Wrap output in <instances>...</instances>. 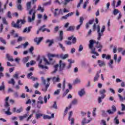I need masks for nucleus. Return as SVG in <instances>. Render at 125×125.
<instances>
[{
	"instance_id": "7ed1b4c3",
	"label": "nucleus",
	"mask_w": 125,
	"mask_h": 125,
	"mask_svg": "<svg viewBox=\"0 0 125 125\" xmlns=\"http://www.w3.org/2000/svg\"><path fill=\"white\" fill-rule=\"evenodd\" d=\"M41 80L43 85L45 86V88H42V91H44L45 92L47 91V88H48V87H49V85L50 84L49 82H50L51 80H52V78H47L46 81L44 79V78H43V77H41Z\"/></svg>"
},
{
	"instance_id": "c85d7f7f",
	"label": "nucleus",
	"mask_w": 125,
	"mask_h": 125,
	"mask_svg": "<svg viewBox=\"0 0 125 125\" xmlns=\"http://www.w3.org/2000/svg\"><path fill=\"white\" fill-rule=\"evenodd\" d=\"M63 31H61L60 32V38L59 39V41H62L63 40Z\"/></svg>"
},
{
	"instance_id": "864d4df0",
	"label": "nucleus",
	"mask_w": 125,
	"mask_h": 125,
	"mask_svg": "<svg viewBox=\"0 0 125 125\" xmlns=\"http://www.w3.org/2000/svg\"><path fill=\"white\" fill-rule=\"evenodd\" d=\"M65 68L66 70H70V69L72 68V64L69 63L68 65H67Z\"/></svg>"
},
{
	"instance_id": "6e6552de",
	"label": "nucleus",
	"mask_w": 125,
	"mask_h": 125,
	"mask_svg": "<svg viewBox=\"0 0 125 125\" xmlns=\"http://www.w3.org/2000/svg\"><path fill=\"white\" fill-rule=\"evenodd\" d=\"M48 57L49 58V61H52V60H53V59L51 58L57 57V58H59V54H48Z\"/></svg>"
},
{
	"instance_id": "5701e85b",
	"label": "nucleus",
	"mask_w": 125,
	"mask_h": 125,
	"mask_svg": "<svg viewBox=\"0 0 125 125\" xmlns=\"http://www.w3.org/2000/svg\"><path fill=\"white\" fill-rule=\"evenodd\" d=\"M37 11H40L42 13L44 12V8L42 7V5H39L37 8Z\"/></svg>"
},
{
	"instance_id": "37998d69",
	"label": "nucleus",
	"mask_w": 125,
	"mask_h": 125,
	"mask_svg": "<svg viewBox=\"0 0 125 125\" xmlns=\"http://www.w3.org/2000/svg\"><path fill=\"white\" fill-rule=\"evenodd\" d=\"M92 114L94 117H95L96 116V108L94 107L93 108Z\"/></svg>"
},
{
	"instance_id": "a211bd4d",
	"label": "nucleus",
	"mask_w": 125,
	"mask_h": 125,
	"mask_svg": "<svg viewBox=\"0 0 125 125\" xmlns=\"http://www.w3.org/2000/svg\"><path fill=\"white\" fill-rule=\"evenodd\" d=\"M102 57L103 58V59L105 58L107 60H109V59H111V56L110 55H106V54H103Z\"/></svg>"
},
{
	"instance_id": "49530a36",
	"label": "nucleus",
	"mask_w": 125,
	"mask_h": 125,
	"mask_svg": "<svg viewBox=\"0 0 125 125\" xmlns=\"http://www.w3.org/2000/svg\"><path fill=\"white\" fill-rule=\"evenodd\" d=\"M83 45L80 44L79 46L78 51H79V52H81V51H83Z\"/></svg>"
},
{
	"instance_id": "6e6d98bb",
	"label": "nucleus",
	"mask_w": 125,
	"mask_h": 125,
	"mask_svg": "<svg viewBox=\"0 0 125 125\" xmlns=\"http://www.w3.org/2000/svg\"><path fill=\"white\" fill-rule=\"evenodd\" d=\"M106 113H108V114H109V115H113V114L114 113L111 109L107 110L106 111Z\"/></svg>"
},
{
	"instance_id": "c756f323",
	"label": "nucleus",
	"mask_w": 125,
	"mask_h": 125,
	"mask_svg": "<svg viewBox=\"0 0 125 125\" xmlns=\"http://www.w3.org/2000/svg\"><path fill=\"white\" fill-rule=\"evenodd\" d=\"M118 13H119V14L121 13V12H120V10L117 9H115L113 11V14L116 16L118 14Z\"/></svg>"
},
{
	"instance_id": "e2e57ef3",
	"label": "nucleus",
	"mask_w": 125,
	"mask_h": 125,
	"mask_svg": "<svg viewBox=\"0 0 125 125\" xmlns=\"http://www.w3.org/2000/svg\"><path fill=\"white\" fill-rule=\"evenodd\" d=\"M13 78H14V79H16V80H18V79H19V75H18V74L16 73L13 75Z\"/></svg>"
},
{
	"instance_id": "338daca9",
	"label": "nucleus",
	"mask_w": 125,
	"mask_h": 125,
	"mask_svg": "<svg viewBox=\"0 0 125 125\" xmlns=\"http://www.w3.org/2000/svg\"><path fill=\"white\" fill-rule=\"evenodd\" d=\"M54 3H58L59 5H61V4L62 3V2H61L59 1V0H55L54 1Z\"/></svg>"
},
{
	"instance_id": "ea45409f",
	"label": "nucleus",
	"mask_w": 125,
	"mask_h": 125,
	"mask_svg": "<svg viewBox=\"0 0 125 125\" xmlns=\"http://www.w3.org/2000/svg\"><path fill=\"white\" fill-rule=\"evenodd\" d=\"M85 124H87L86 122V118H83V119L82 121L81 124L82 125H84Z\"/></svg>"
},
{
	"instance_id": "0e129e2a",
	"label": "nucleus",
	"mask_w": 125,
	"mask_h": 125,
	"mask_svg": "<svg viewBox=\"0 0 125 125\" xmlns=\"http://www.w3.org/2000/svg\"><path fill=\"white\" fill-rule=\"evenodd\" d=\"M75 83H81V79H76L75 80V82H74Z\"/></svg>"
},
{
	"instance_id": "c03bdc74",
	"label": "nucleus",
	"mask_w": 125,
	"mask_h": 125,
	"mask_svg": "<svg viewBox=\"0 0 125 125\" xmlns=\"http://www.w3.org/2000/svg\"><path fill=\"white\" fill-rule=\"evenodd\" d=\"M36 106L38 109H41L42 107V105H41V103L40 102H37Z\"/></svg>"
},
{
	"instance_id": "aec40b11",
	"label": "nucleus",
	"mask_w": 125,
	"mask_h": 125,
	"mask_svg": "<svg viewBox=\"0 0 125 125\" xmlns=\"http://www.w3.org/2000/svg\"><path fill=\"white\" fill-rule=\"evenodd\" d=\"M98 63L100 67H103L104 66H106V64L105 63V62L102 61H101V60L98 61Z\"/></svg>"
},
{
	"instance_id": "cd10ccee",
	"label": "nucleus",
	"mask_w": 125,
	"mask_h": 125,
	"mask_svg": "<svg viewBox=\"0 0 125 125\" xmlns=\"http://www.w3.org/2000/svg\"><path fill=\"white\" fill-rule=\"evenodd\" d=\"M118 117L117 116L114 119V122L115 125H119L120 124V121H119V119H118Z\"/></svg>"
},
{
	"instance_id": "4c0bfd02",
	"label": "nucleus",
	"mask_w": 125,
	"mask_h": 125,
	"mask_svg": "<svg viewBox=\"0 0 125 125\" xmlns=\"http://www.w3.org/2000/svg\"><path fill=\"white\" fill-rule=\"evenodd\" d=\"M59 46H60V48H61L62 51H65V47L63 46L61 43H58Z\"/></svg>"
},
{
	"instance_id": "603ef678",
	"label": "nucleus",
	"mask_w": 125,
	"mask_h": 125,
	"mask_svg": "<svg viewBox=\"0 0 125 125\" xmlns=\"http://www.w3.org/2000/svg\"><path fill=\"white\" fill-rule=\"evenodd\" d=\"M74 30H75V27L70 26L67 29V31H74Z\"/></svg>"
},
{
	"instance_id": "f03ea898",
	"label": "nucleus",
	"mask_w": 125,
	"mask_h": 125,
	"mask_svg": "<svg viewBox=\"0 0 125 125\" xmlns=\"http://www.w3.org/2000/svg\"><path fill=\"white\" fill-rule=\"evenodd\" d=\"M59 67V71L60 72H61V71H63V70H64V68L66 67V63L62 61V60H60L59 64L57 63L56 65H54V70L52 72V74H55V73H56V72L58 70Z\"/></svg>"
},
{
	"instance_id": "f3484780",
	"label": "nucleus",
	"mask_w": 125,
	"mask_h": 125,
	"mask_svg": "<svg viewBox=\"0 0 125 125\" xmlns=\"http://www.w3.org/2000/svg\"><path fill=\"white\" fill-rule=\"evenodd\" d=\"M78 94L80 97H83V96L85 94V91H84V89H82L79 91L78 92Z\"/></svg>"
},
{
	"instance_id": "680f3d73",
	"label": "nucleus",
	"mask_w": 125,
	"mask_h": 125,
	"mask_svg": "<svg viewBox=\"0 0 125 125\" xmlns=\"http://www.w3.org/2000/svg\"><path fill=\"white\" fill-rule=\"evenodd\" d=\"M2 20L3 24H5V25H7V21H6V19H5V18H3Z\"/></svg>"
},
{
	"instance_id": "4be33fe9",
	"label": "nucleus",
	"mask_w": 125,
	"mask_h": 125,
	"mask_svg": "<svg viewBox=\"0 0 125 125\" xmlns=\"http://www.w3.org/2000/svg\"><path fill=\"white\" fill-rule=\"evenodd\" d=\"M31 29H32V27H31V26L26 27L23 30V33H29L31 32Z\"/></svg>"
},
{
	"instance_id": "9d476101",
	"label": "nucleus",
	"mask_w": 125,
	"mask_h": 125,
	"mask_svg": "<svg viewBox=\"0 0 125 125\" xmlns=\"http://www.w3.org/2000/svg\"><path fill=\"white\" fill-rule=\"evenodd\" d=\"M69 57V55L68 54H66L65 55L63 54H61L59 55V58H61V59H62L63 60H65L66 58H68Z\"/></svg>"
},
{
	"instance_id": "7c9ffc66",
	"label": "nucleus",
	"mask_w": 125,
	"mask_h": 125,
	"mask_svg": "<svg viewBox=\"0 0 125 125\" xmlns=\"http://www.w3.org/2000/svg\"><path fill=\"white\" fill-rule=\"evenodd\" d=\"M29 61V56H27V57H24L23 58L22 62L23 63H27Z\"/></svg>"
},
{
	"instance_id": "bf43d9fd",
	"label": "nucleus",
	"mask_w": 125,
	"mask_h": 125,
	"mask_svg": "<svg viewBox=\"0 0 125 125\" xmlns=\"http://www.w3.org/2000/svg\"><path fill=\"white\" fill-rule=\"evenodd\" d=\"M18 118L16 117H13L11 118V120L12 121V123H14V121H17L18 120Z\"/></svg>"
},
{
	"instance_id": "052dcab7",
	"label": "nucleus",
	"mask_w": 125,
	"mask_h": 125,
	"mask_svg": "<svg viewBox=\"0 0 125 125\" xmlns=\"http://www.w3.org/2000/svg\"><path fill=\"white\" fill-rule=\"evenodd\" d=\"M109 90L110 91V92H111V93H112L113 94H115V93H116V92L115 91V90H114V89L112 88H109Z\"/></svg>"
},
{
	"instance_id": "b1692460",
	"label": "nucleus",
	"mask_w": 125,
	"mask_h": 125,
	"mask_svg": "<svg viewBox=\"0 0 125 125\" xmlns=\"http://www.w3.org/2000/svg\"><path fill=\"white\" fill-rule=\"evenodd\" d=\"M98 79H99V73L97 72L94 78L93 82L94 83H95V82H97V81H98Z\"/></svg>"
},
{
	"instance_id": "ddd939ff",
	"label": "nucleus",
	"mask_w": 125,
	"mask_h": 125,
	"mask_svg": "<svg viewBox=\"0 0 125 125\" xmlns=\"http://www.w3.org/2000/svg\"><path fill=\"white\" fill-rule=\"evenodd\" d=\"M52 81H53L54 83H60V78L59 77V76L54 77L52 78Z\"/></svg>"
},
{
	"instance_id": "774afa93",
	"label": "nucleus",
	"mask_w": 125,
	"mask_h": 125,
	"mask_svg": "<svg viewBox=\"0 0 125 125\" xmlns=\"http://www.w3.org/2000/svg\"><path fill=\"white\" fill-rule=\"evenodd\" d=\"M117 46H114V48H113V53H116L117 52Z\"/></svg>"
},
{
	"instance_id": "f8f14e48",
	"label": "nucleus",
	"mask_w": 125,
	"mask_h": 125,
	"mask_svg": "<svg viewBox=\"0 0 125 125\" xmlns=\"http://www.w3.org/2000/svg\"><path fill=\"white\" fill-rule=\"evenodd\" d=\"M43 39V37H39V38H38V37H36L34 39V42H37V44H40V43L42 41Z\"/></svg>"
},
{
	"instance_id": "72a5a7b5",
	"label": "nucleus",
	"mask_w": 125,
	"mask_h": 125,
	"mask_svg": "<svg viewBox=\"0 0 125 125\" xmlns=\"http://www.w3.org/2000/svg\"><path fill=\"white\" fill-rule=\"evenodd\" d=\"M99 92H100V94H101V95H105L106 90H105V89H103L102 90H100Z\"/></svg>"
},
{
	"instance_id": "de8ad7c7",
	"label": "nucleus",
	"mask_w": 125,
	"mask_h": 125,
	"mask_svg": "<svg viewBox=\"0 0 125 125\" xmlns=\"http://www.w3.org/2000/svg\"><path fill=\"white\" fill-rule=\"evenodd\" d=\"M52 108L55 109V110H57V104H56V102H54V104L52 105Z\"/></svg>"
},
{
	"instance_id": "20e7f679",
	"label": "nucleus",
	"mask_w": 125,
	"mask_h": 125,
	"mask_svg": "<svg viewBox=\"0 0 125 125\" xmlns=\"http://www.w3.org/2000/svg\"><path fill=\"white\" fill-rule=\"evenodd\" d=\"M105 25H103L102 27V29L101 30L100 26L98 25L97 27V33H98V37H97V40L100 41L101 40V37L103 36H104V31H105Z\"/></svg>"
},
{
	"instance_id": "dca6fc26",
	"label": "nucleus",
	"mask_w": 125,
	"mask_h": 125,
	"mask_svg": "<svg viewBox=\"0 0 125 125\" xmlns=\"http://www.w3.org/2000/svg\"><path fill=\"white\" fill-rule=\"evenodd\" d=\"M9 100V97H7L5 98L4 101H5V104H4V107H9L10 105L8 103V101Z\"/></svg>"
},
{
	"instance_id": "f704fd0d",
	"label": "nucleus",
	"mask_w": 125,
	"mask_h": 125,
	"mask_svg": "<svg viewBox=\"0 0 125 125\" xmlns=\"http://www.w3.org/2000/svg\"><path fill=\"white\" fill-rule=\"evenodd\" d=\"M2 5V3L0 1V12H1L2 13H4V8H1V6Z\"/></svg>"
},
{
	"instance_id": "c9c22d12",
	"label": "nucleus",
	"mask_w": 125,
	"mask_h": 125,
	"mask_svg": "<svg viewBox=\"0 0 125 125\" xmlns=\"http://www.w3.org/2000/svg\"><path fill=\"white\" fill-rule=\"evenodd\" d=\"M77 104H78V100L75 99H74L72 102L71 104V105H77Z\"/></svg>"
},
{
	"instance_id": "1a4fd4ad",
	"label": "nucleus",
	"mask_w": 125,
	"mask_h": 125,
	"mask_svg": "<svg viewBox=\"0 0 125 125\" xmlns=\"http://www.w3.org/2000/svg\"><path fill=\"white\" fill-rule=\"evenodd\" d=\"M5 108L7 109L6 111H5V109H3L2 111L4 112L5 114L6 115H7L8 116H10V115L12 114V113L10 112V107L9 106L5 107Z\"/></svg>"
},
{
	"instance_id": "09e8293b",
	"label": "nucleus",
	"mask_w": 125,
	"mask_h": 125,
	"mask_svg": "<svg viewBox=\"0 0 125 125\" xmlns=\"http://www.w3.org/2000/svg\"><path fill=\"white\" fill-rule=\"evenodd\" d=\"M61 90L60 89H57L56 91H55L54 92V94L55 95H58L59 94V93H60V91Z\"/></svg>"
},
{
	"instance_id": "58836bf2",
	"label": "nucleus",
	"mask_w": 125,
	"mask_h": 125,
	"mask_svg": "<svg viewBox=\"0 0 125 125\" xmlns=\"http://www.w3.org/2000/svg\"><path fill=\"white\" fill-rule=\"evenodd\" d=\"M43 118L44 119V120H50V119H51V117L47 115H44L43 116Z\"/></svg>"
},
{
	"instance_id": "e433bc0d",
	"label": "nucleus",
	"mask_w": 125,
	"mask_h": 125,
	"mask_svg": "<svg viewBox=\"0 0 125 125\" xmlns=\"http://www.w3.org/2000/svg\"><path fill=\"white\" fill-rule=\"evenodd\" d=\"M8 83L13 84V85H14L15 84V81H14V79L12 78L11 79V81H9L8 82Z\"/></svg>"
},
{
	"instance_id": "412c9836",
	"label": "nucleus",
	"mask_w": 125,
	"mask_h": 125,
	"mask_svg": "<svg viewBox=\"0 0 125 125\" xmlns=\"http://www.w3.org/2000/svg\"><path fill=\"white\" fill-rule=\"evenodd\" d=\"M48 46H51V45H52V44H53L54 43V40H47L46 41V43H48Z\"/></svg>"
},
{
	"instance_id": "2f4dec72",
	"label": "nucleus",
	"mask_w": 125,
	"mask_h": 125,
	"mask_svg": "<svg viewBox=\"0 0 125 125\" xmlns=\"http://www.w3.org/2000/svg\"><path fill=\"white\" fill-rule=\"evenodd\" d=\"M35 115L37 120H39V119L41 118V117H42V113H35Z\"/></svg>"
},
{
	"instance_id": "13d9d810",
	"label": "nucleus",
	"mask_w": 125,
	"mask_h": 125,
	"mask_svg": "<svg viewBox=\"0 0 125 125\" xmlns=\"http://www.w3.org/2000/svg\"><path fill=\"white\" fill-rule=\"evenodd\" d=\"M122 3V1L121 0H119L117 3V5H116V7H119L121 5Z\"/></svg>"
},
{
	"instance_id": "0eeeda50",
	"label": "nucleus",
	"mask_w": 125,
	"mask_h": 125,
	"mask_svg": "<svg viewBox=\"0 0 125 125\" xmlns=\"http://www.w3.org/2000/svg\"><path fill=\"white\" fill-rule=\"evenodd\" d=\"M19 23H20V21H19V20H18L16 23H15L14 21L12 22V26L14 28H17V29H21V25H20Z\"/></svg>"
},
{
	"instance_id": "bb28decb",
	"label": "nucleus",
	"mask_w": 125,
	"mask_h": 125,
	"mask_svg": "<svg viewBox=\"0 0 125 125\" xmlns=\"http://www.w3.org/2000/svg\"><path fill=\"white\" fill-rule=\"evenodd\" d=\"M59 10V9L57 8V9H55L54 12H53V13H54V15L55 17H57V16L59 15V13L57 12V11H58Z\"/></svg>"
},
{
	"instance_id": "4d7b16f0",
	"label": "nucleus",
	"mask_w": 125,
	"mask_h": 125,
	"mask_svg": "<svg viewBox=\"0 0 125 125\" xmlns=\"http://www.w3.org/2000/svg\"><path fill=\"white\" fill-rule=\"evenodd\" d=\"M20 22H21V25H24V23H26V21L25 20H19Z\"/></svg>"
},
{
	"instance_id": "473e14b6",
	"label": "nucleus",
	"mask_w": 125,
	"mask_h": 125,
	"mask_svg": "<svg viewBox=\"0 0 125 125\" xmlns=\"http://www.w3.org/2000/svg\"><path fill=\"white\" fill-rule=\"evenodd\" d=\"M42 99H43L42 97L41 96H40L39 97V98H38V100H39V101H38L37 102H40V104H43V101H42Z\"/></svg>"
},
{
	"instance_id": "f257e3e1",
	"label": "nucleus",
	"mask_w": 125,
	"mask_h": 125,
	"mask_svg": "<svg viewBox=\"0 0 125 125\" xmlns=\"http://www.w3.org/2000/svg\"><path fill=\"white\" fill-rule=\"evenodd\" d=\"M31 2H28L26 3V10L28 11V14L29 15H32V18H31V17H28V22L29 23H31L33 22V21H35L36 19V13H37V10H36V8H37V6L35 5L31 9V7H32Z\"/></svg>"
},
{
	"instance_id": "5fc2aeb1",
	"label": "nucleus",
	"mask_w": 125,
	"mask_h": 125,
	"mask_svg": "<svg viewBox=\"0 0 125 125\" xmlns=\"http://www.w3.org/2000/svg\"><path fill=\"white\" fill-rule=\"evenodd\" d=\"M121 111H122V112L125 111V105L124 104H121Z\"/></svg>"
},
{
	"instance_id": "69168bd1",
	"label": "nucleus",
	"mask_w": 125,
	"mask_h": 125,
	"mask_svg": "<svg viewBox=\"0 0 125 125\" xmlns=\"http://www.w3.org/2000/svg\"><path fill=\"white\" fill-rule=\"evenodd\" d=\"M22 111H23V108H20L17 109V111H16V112H17V113H18V114H20V113H21V112H22Z\"/></svg>"
},
{
	"instance_id": "9b49d317",
	"label": "nucleus",
	"mask_w": 125,
	"mask_h": 125,
	"mask_svg": "<svg viewBox=\"0 0 125 125\" xmlns=\"http://www.w3.org/2000/svg\"><path fill=\"white\" fill-rule=\"evenodd\" d=\"M114 59L115 62H118V63H120V62H121V61L122 60V57L121 56H119L118 58V55L117 54H114ZM118 58V60H117Z\"/></svg>"
},
{
	"instance_id": "6ab92c4d",
	"label": "nucleus",
	"mask_w": 125,
	"mask_h": 125,
	"mask_svg": "<svg viewBox=\"0 0 125 125\" xmlns=\"http://www.w3.org/2000/svg\"><path fill=\"white\" fill-rule=\"evenodd\" d=\"M6 56L8 61H10L11 62H13V61H14V59H13V57H12V56H10V55H9V54H6Z\"/></svg>"
},
{
	"instance_id": "8fccbe9b",
	"label": "nucleus",
	"mask_w": 125,
	"mask_h": 125,
	"mask_svg": "<svg viewBox=\"0 0 125 125\" xmlns=\"http://www.w3.org/2000/svg\"><path fill=\"white\" fill-rule=\"evenodd\" d=\"M84 20V19L83 17H81L80 18V23L81 25H83V21Z\"/></svg>"
},
{
	"instance_id": "4468645a",
	"label": "nucleus",
	"mask_w": 125,
	"mask_h": 125,
	"mask_svg": "<svg viewBox=\"0 0 125 125\" xmlns=\"http://www.w3.org/2000/svg\"><path fill=\"white\" fill-rule=\"evenodd\" d=\"M94 22V21L93 20L89 21L88 22L86 23V25H85L86 29H88V28H89L90 25H92Z\"/></svg>"
},
{
	"instance_id": "3c124183",
	"label": "nucleus",
	"mask_w": 125,
	"mask_h": 125,
	"mask_svg": "<svg viewBox=\"0 0 125 125\" xmlns=\"http://www.w3.org/2000/svg\"><path fill=\"white\" fill-rule=\"evenodd\" d=\"M122 13H119V15L118 16V17L116 18L117 20H118L119 21V20H121V19L122 17Z\"/></svg>"
},
{
	"instance_id": "a878e982",
	"label": "nucleus",
	"mask_w": 125,
	"mask_h": 125,
	"mask_svg": "<svg viewBox=\"0 0 125 125\" xmlns=\"http://www.w3.org/2000/svg\"><path fill=\"white\" fill-rule=\"evenodd\" d=\"M114 63V61L113 60H110V62L108 63L109 67L111 69H113L114 68V66H113L112 64Z\"/></svg>"
},
{
	"instance_id": "a18cd8bd",
	"label": "nucleus",
	"mask_w": 125,
	"mask_h": 125,
	"mask_svg": "<svg viewBox=\"0 0 125 125\" xmlns=\"http://www.w3.org/2000/svg\"><path fill=\"white\" fill-rule=\"evenodd\" d=\"M111 110L113 113H115L116 111H117V108L115 105H112L111 107Z\"/></svg>"
},
{
	"instance_id": "79ce46f5",
	"label": "nucleus",
	"mask_w": 125,
	"mask_h": 125,
	"mask_svg": "<svg viewBox=\"0 0 125 125\" xmlns=\"http://www.w3.org/2000/svg\"><path fill=\"white\" fill-rule=\"evenodd\" d=\"M0 42L3 43V44H6V41L2 37H0Z\"/></svg>"
},
{
	"instance_id": "39448f33",
	"label": "nucleus",
	"mask_w": 125,
	"mask_h": 125,
	"mask_svg": "<svg viewBox=\"0 0 125 125\" xmlns=\"http://www.w3.org/2000/svg\"><path fill=\"white\" fill-rule=\"evenodd\" d=\"M94 45V41L92 40L89 41V48L91 49V53L92 54H95L96 56H99V54L95 52V48H92Z\"/></svg>"
},
{
	"instance_id": "a19ab883",
	"label": "nucleus",
	"mask_w": 125,
	"mask_h": 125,
	"mask_svg": "<svg viewBox=\"0 0 125 125\" xmlns=\"http://www.w3.org/2000/svg\"><path fill=\"white\" fill-rule=\"evenodd\" d=\"M21 45L23 46V48H27V46L29 45V42H26L24 43L21 44Z\"/></svg>"
},
{
	"instance_id": "423d86ee",
	"label": "nucleus",
	"mask_w": 125,
	"mask_h": 125,
	"mask_svg": "<svg viewBox=\"0 0 125 125\" xmlns=\"http://www.w3.org/2000/svg\"><path fill=\"white\" fill-rule=\"evenodd\" d=\"M37 61L39 62L38 63V67L40 68V69H48V67L46 66L43 65L42 64H43V62L42 61L43 60L42 59H41L40 56H38L37 59Z\"/></svg>"
},
{
	"instance_id": "393cba45",
	"label": "nucleus",
	"mask_w": 125,
	"mask_h": 125,
	"mask_svg": "<svg viewBox=\"0 0 125 125\" xmlns=\"http://www.w3.org/2000/svg\"><path fill=\"white\" fill-rule=\"evenodd\" d=\"M47 99H50V94H48V96L45 95L44 96V103H47Z\"/></svg>"
},
{
	"instance_id": "2eb2a0df",
	"label": "nucleus",
	"mask_w": 125,
	"mask_h": 125,
	"mask_svg": "<svg viewBox=\"0 0 125 125\" xmlns=\"http://www.w3.org/2000/svg\"><path fill=\"white\" fill-rule=\"evenodd\" d=\"M106 97V95H102L101 97H98V101L99 104H100L102 102V100L104 99Z\"/></svg>"
}]
</instances>
